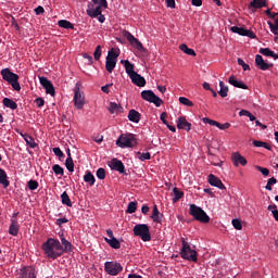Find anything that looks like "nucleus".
<instances>
[{
  "label": "nucleus",
  "mask_w": 278,
  "mask_h": 278,
  "mask_svg": "<svg viewBox=\"0 0 278 278\" xmlns=\"http://www.w3.org/2000/svg\"><path fill=\"white\" fill-rule=\"evenodd\" d=\"M35 14H37V15H40V14H45V8H42V7H37L36 9H35Z\"/></svg>",
  "instance_id": "61"
},
{
  "label": "nucleus",
  "mask_w": 278,
  "mask_h": 278,
  "mask_svg": "<svg viewBox=\"0 0 278 278\" xmlns=\"http://www.w3.org/2000/svg\"><path fill=\"white\" fill-rule=\"evenodd\" d=\"M239 66H242L243 71H251V66L249 64L244 63V60L238 59L237 60Z\"/></svg>",
  "instance_id": "53"
},
{
  "label": "nucleus",
  "mask_w": 278,
  "mask_h": 278,
  "mask_svg": "<svg viewBox=\"0 0 278 278\" xmlns=\"http://www.w3.org/2000/svg\"><path fill=\"white\" fill-rule=\"evenodd\" d=\"M258 53L265 55L266 58H274V60H278V54L269 50L268 48H261L258 50Z\"/></svg>",
  "instance_id": "27"
},
{
  "label": "nucleus",
  "mask_w": 278,
  "mask_h": 278,
  "mask_svg": "<svg viewBox=\"0 0 278 278\" xmlns=\"http://www.w3.org/2000/svg\"><path fill=\"white\" fill-rule=\"evenodd\" d=\"M277 184V178L271 177L268 179L267 185L265 186V189H267L269 192L273 190V186Z\"/></svg>",
  "instance_id": "46"
},
{
  "label": "nucleus",
  "mask_w": 278,
  "mask_h": 278,
  "mask_svg": "<svg viewBox=\"0 0 278 278\" xmlns=\"http://www.w3.org/2000/svg\"><path fill=\"white\" fill-rule=\"evenodd\" d=\"M231 160H232L233 166H236V167H239L240 164H241V166H247V164H248L247 157H244L242 154H240V152L232 153Z\"/></svg>",
  "instance_id": "14"
},
{
  "label": "nucleus",
  "mask_w": 278,
  "mask_h": 278,
  "mask_svg": "<svg viewBox=\"0 0 278 278\" xmlns=\"http://www.w3.org/2000/svg\"><path fill=\"white\" fill-rule=\"evenodd\" d=\"M124 36H125L126 40H128V42H130V45L135 46L138 49V51H142V49H144V47L142 46V42H140V40H138V38H135V36L131 35V33L125 31Z\"/></svg>",
  "instance_id": "15"
},
{
  "label": "nucleus",
  "mask_w": 278,
  "mask_h": 278,
  "mask_svg": "<svg viewBox=\"0 0 278 278\" xmlns=\"http://www.w3.org/2000/svg\"><path fill=\"white\" fill-rule=\"evenodd\" d=\"M137 157L138 160H140L141 162H144L147 160H151V153L150 152H137Z\"/></svg>",
  "instance_id": "44"
},
{
  "label": "nucleus",
  "mask_w": 278,
  "mask_h": 278,
  "mask_svg": "<svg viewBox=\"0 0 278 278\" xmlns=\"http://www.w3.org/2000/svg\"><path fill=\"white\" fill-rule=\"evenodd\" d=\"M121 62L122 64H124L125 71L129 77L136 74V71H134V64H131V62H129L128 60H122Z\"/></svg>",
  "instance_id": "24"
},
{
  "label": "nucleus",
  "mask_w": 278,
  "mask_h": 278,
  "mask_svg": "<svg viewBox=\"0 0 278 278\" xmlns=\"http://www.w3.org/2000/svg\"><path fill=\"white\" fill-rule=\"evenodd\" d=\"M151 218L153 223H162V218H164V215L160 213V210H157V205L153 206Z\"/></svg>",
  "instance_id": "22"
},
{
  "label": "nucleus",
  "mask_w": 278,
  "mask_h": 278,
  "mask_svg": "<svg viewBox=\"0 0 278 278\" xmlns=\"http://www.w3.org/2000/svg\"><path fill=\"white\" fill-rule=\"evenodd\" d=\"M121 110H123V108H121V104H118L116 102L110 103L109 111L111 112V114H116V113L121 112Z\"/></svg>",
  "instance_id": "38"
},
{
  "label": "nucleus",
  "mask_w": 278,
  "mask_h": 278,
  "mask_svg": "<svg viewBox=\"0 0 278 278\" xmlns=\"http://www.w3.org/2000/svg\"><path fill=\"white\" fill-rule=\"evenodd\" d=\"M52 170L56 175H61V177L64 175V168L62 166H60L59 164L53 165Z\"/></svg>",
  "instance_id": "47"
},
{
  "label": "nucleus",
  "mask_w": 278,
  "mask_h": 278,
  "mask_svg": "<svg viewBox=\"0 0 278 278\" xmlns=\"http://www.w3.org/2000/svg\"><path fill=\"white\" fill-rule=\"evenodd\" d=\"M232 227H235L238 231H241L242 222L240 219H232Z\"/></svg>",
  "instance_id": "52"
},
{
  "label": "nucleus",
  "mask_w": 278,
  "mask_h": 278,
  "mask_svg": "<svg viewBox=\"0 0 278 278\" xmlns=\"http://www.w3.org/2000/svg\"><path fill=\"white\" fill-rule=\"evenodd\" d=\"M84 181H85V184H88L89 186H94V182L97 181V179L94 178V175H92L91 172H86V174L84 176Z\"/></svg>",
  "instance_id": "33"
},
{
  "label": "nucleus",
  "mask_w": 278,
  "mask_h": 278,
  "mask_svg": "<svg viewBox=\"0 0 278 278\" xmlns=\"http://www.w3.org/2000/svg\"><path fill=\"white\" fill-rule=\"evenodd\" d=\"M61 245L63 247V253H71V251H73V244L70 243V241L66 240V238H64V235H61Z\"/></svg>",
  "instance_id": "26"
},
{
  "label": "nucleus",
  "mask_w": 278,
  "mask_h": 278,
  "mask_svg": "<svg viewBox=\"0 0 278 278\" xmlns=\"http://www.w3.org/2000/svg\"><path fill=\"white\" fill-rule=\"evenodd\" d=\"M203 123L211 125V127H218V122L211 119L208 117H204Z\"/></svg>",
  "instance_id": "50"
},
{
  "label": "nucleus",
  "mask_w": 278,
  "mask_h": 278,
  "mask_svg": "<svg viewBox=\"0 0 278 278\" xmlns=\"http://www.w3.org/2000/svg\"><path fill=\"white\" fill-rule=\"evenodd\" d=\"M134 236L140 238L143 242H151V230L147 224H137L132 228Z\"/></svg>",
  "instance_id": "4"
},
{
  "label": "nucleus",
  "mask_w": 278,
  "mask_h": 278,
  "mask_svg": "<svg viewBox=\"0 0 278 278\" xmlns=\"http://www.w3.org/2000/svg\"><path fill=\"white\" fill-rule=\"evenodd\" d=\"M136 210H138V202H130L127 206V214H135Z\"/></svg>",
  "instance_id": "43"
},
{
  "label": "nucleus",
  "mask_w": 278,
  "mask_h": 278,
  "mask_svg": "<svg viewBox=\"0 0 278 278\" xmlns=\"http://www.w3.org/2000/svg\"><path fill=\"white\" fill-rule=\"evenodd\" d=\"M173 192H174L173 203H177V201H179V199L184 197V192L179 191L177 187L173 189Z\"/></svg>",
  "instance_id": "40"
},
{
  "label": "nucleus",
  "mask_w": 278,
  "mask_h": 278,
  "mask_svg": "<svg viewBox=\"0 0 278 278\" xmlns=\"http://www.w3.org/2000/svg\"><path fill=\"white\" fill-rule=\"evenodd\" d=\"M1 76L4 81H8L17 92L21 91V84L18 83V75L14 74V72L10 71V68L1 70Z\"/></svg>",
  "instance_id": "3"
},
{
  "label": "nucleus",
  "mask_w": 278,
  "mask_h": 278,
  "mask_svg": "<svg viewBox=\"0 0 278 278\" xmlns=\"http://www.w3.org/2000/svg\"><path fill=\"white\" fill-rule=\"evenodd\" d=\"M9 233L11 236H18V222L16 219H11V225L9 227Z\"/></svg>",
  "instance_id": "28"
},
{
  "label": "nucleus",
  "mask_w": 278,
  "mask_h": 278,
  "mask_svg": "<svg viewBox=\"0 0 278 278\" xmlns=\"http://www.w3.org/2000/svg\"><path fill=\"white\" fill-rule=\"evenodd\" d=\"M189 214L199 223H210V216L203 208L197 206V204H191L189 207Z\"/></svg>",
  "instance_id": "6"
},
{
  "label": "nucleus",
  "mask_w": 278,
  "mask_h": 278,
  "mask_svg": "<svg viewBox=\"0 0 278 278\" xmlns=\"http://www.w3.org/2000/svg\"><path fill=\"white\" fill-rule=\"evenodd\" d=\"M59 27H62L63 29H75V26L73 23L66 21V20H61L58 22Z\"/></svg>",
  "instance_id": "36"
},
{
  "label": "nucleus",
  "mask_w": 278,
  "mask_h": 278,
  "mask_svg": "<svg viewBox=\"0 0 278 278\" xmlns=\"http://www.w3.org/2000/svg\"><path fill=\"white\" fill-rule=\"evenodd\" d=\"M219 91H218V94L225 99V97H227L229 94V87H227L225 85V83L223 80L219 81Z\"/></svg>",
  "instance_id": "32"
},
{
  "label": "nucleus",
  "mask_w": 278,
  "mask_h": 278,
  "mask_svg": "<svg viewBox=\"0 0 278 278\" xmlns=\"http://www.w3.org/2000/svg\"><path fill=\"white\" fill-rule=\"evenodd\" d=\"M255 168H256V170L262 173V175H264V177H268L270 175V170L266 167H262L260 165H256Z\"/></svg>",
  "instance_id": "48"
},
{
  "label": "nucleus",
  "mask_w": 278,
  "mask_h": 278,
  "mask_svg": "<svg viewBox=\"0 0 278 278\" xmlns=\"http://www.w3.org/2000/svg\"><path fill=\"white\" fill-rule=\"evenodd\" d=\"M166 112H163L161 115H160V119L162 121L163 125H168V122L166 121Z\"/></svg>",
  "instance_id": "60"
},
{
  "label": "nucleus",
  "mask_w": 278,
  "mask_h": 278,
  "mask_svg": "<svg viewBox=\"0 0 278 278\" xmlns=\"http://www.w3.org/2000/svg\"><path fill=\"white\" fill-rule=\"evenodd\" d=\"M61 200L63 205H67V207H73V202H71V198L68 197V193H66V191L61 194Z\"/></svg>",
  "instance_id": "37"
},
{
  "label": "nucleus",
  "mask_w": 278,
  "mask_h": 278,
  "mask_svg": "<svg viewBox=\"0 0 278 278\" xmlns=\"http://www.w3.org/2000/svg\"><path fill=\"white\" fill-rule=\"evenodd\" d=\"M179 103H181L182 105H187V108H192V105H194V103H192V101H190V99L186 97H180Z\"/></svg>",
  "instance_id": "45"
},
{
  "label": "nucleus",
  "mask_w": 278,
  "mask_h": 278,
  "mask_svg": "<svg viewBox=\"0 0 278 278\" xmlns=\"http://www.w3.org/2000/svg\"><path fill=\"white\" fill-rule=\"evenodd\" d=\"M104 270L108 273V275H111L112 277H116L118 273L123 271V265L118 262H105L104 263Z\"/></svg>",
  "instance_id": "9"
},
{
  "label": "nucleus",
  "mask_w": 278,
  "mask_h": 278,
  "mask_svg": "<svg viewBox=\"0 0 278 278\" xmlns=\"http://www.w3.org/2000/svg\"><path fill=\"white\" fill-rule=\"evenodd\" d=\"M53 153L56 155V157H64V152L60 148H53Z\"/></svg>",
  "instance_id": "57"
},
{
  "label": "nucleus",
  "mask_w": 278,
  "mask_h": 278,
  "mask_svg": "<svg viewBox=\"0 0 278 278\" xmlns=\"http://www.w3.org/2000/svg\"><path fill=\"white\" fill-rule=\"evenodd\" d=\"M106 58H110V60H113L116 62L117 58H118V51L114 50V49H111L108 53V56Z\"/></svg>",
  "instance_id": "49"
},
{
  "label": "nucleus",
  "mask_w": 278,
  "mask_h": 278,
  "mask_svg": "<svg viewBox=\"0 0 278 278\" xmlns=\"http://www.w3.org/2000/svg\"><path fill=\"white\" fill-rule=\"evenodd\" d=\"M97 177H98V179H105V169L100 167L97 170Z\"/></svg>",
  "instance_id": "56"
},
{
  "label": "nucleus",
  "mask_w": 278,
  "mask_h": 278,
  "mask_svg": "<svg viewBox=\"0 0 278 278\" xmlns=\"http://www.w3.org/2000/svg\"><path fill=\"white\" fill-rule=\"evenodd\" d=\"M230 29L233 34H239V36H247L248 38H255V33H253L252 30L247 29L244 27L232 26Z\"/></svg>",
  "instance_id": "13"
},
{
  "label": "nucleus",
  "mask_w": 278,
  "mask_h": 278,
  "mask_svg": "<svg viewBox=\"0 0 278 278\" xmlns=\"http://www.w3.org/2000/svg\"><path fill=\"white\" fill-rule=\"evenodd\" d=\"M68 223V219L66 217H63V218H59L56 220V225H59V227H62V225Z\"/></svg>",
  "instance_id": "59"
},
{
  "label": "nucleus",
  "mask_w": 278,
  "mask_h": 278,
  "mask_svg": "<svg viewBox=\"0 0 278 278\" xmlns=\"http://www.w3.org/2000/svg\"><path fill=\"white\" fill-rule=\"evenodd\" d=\"M269 29L271 34H275V36H278V18L275 20V24L273 22L268 21L267 22Z\"/></svg>",
  "instance_id": "39"
},
{
  "label": "nucleus",
  "mask_w": 278,
  "mask_h": 278,
  "mask_svg": "<svg viewBox=\"0 0 278 278\" xmlns=\"http://www.w3.org/2000/svg\"><path fill=\"white\" fill-rule=\"evenodd\" d=\"M229 127H231L230 123L217 124V129H220L222 131H225V129H229Z\"/></svg>",
  "instance_id": "55"
},
{
  "label": "nucleus",
  "mask_w": 278,
  "mask_h": 278,
  "mask_svg": "<svg viewBox=\"0 0 278 278\" xmlns=\"http://www.w3.org/2000/svg\"><path fill=\"white\" fill-rule=\"evenodd\" d=\"M177 128L184 129L185 131H190V129L192 128V124H190L188 119H186V117L180 116L177 119Z\"/></svg>",
  "instance_id": "19"
},
{
  "label": "nucleus",
  "mask_w": 278,
  "mask_h": 278,
  "mask_svg": "<svg viewBox=\"0 0 278 278\" xmlns=\"http://www.w3.org/2000/svg\"><path fill=\"white\" fill-rule=\"evenodd\" d=\"M251 8H264V5H266V0H253L251 3H250Z\"/></svg>",
  "instance_id": "42"
},
{
  "label": "nucleus",
  "mask_w": 278,
  "mask_h": 278,
  "mask_svg": "<svg viewBox=\"0 0 278 278\" xmlns=\"http://www.w3.org/2000/svg\"><path fill=\"white\" fill-rule=\"evenodd\" d=\"M39 84L45 88L47 94H51V97H55V87L51 80L47 79V77L41 76L39 77Z\"/></svg>",
  "instance_id": "12"
},
{
  "label": "nucleus",
  "mask_w": 278,
  "mask_h": 278,
  "mask_svg": "<svg viewBox=\"0 0 278 278\" xmlns=\"http://www.w3.org/2000/svg\"><path fill=\"white\" fill-rule=\"evenodd\" d=\"M181 244L182 248L180 250V256L182 260H188V262H197V252L192 250L190 243H188L185 238H181Z\"/></svg>",
  "instance_id": "5"
},
{
  "label": "nucleus",
  "mask_w": 278,
  "mask_h": 278,
  "mask_svg": "<svg viewBox=\"0 0 278 278\" xmlns=\"http://www.w3.org/2000/svg\"><path fill=\"white\" fill-rule=\"evenodd\" d=\"M42 251L45 255L49 257V260H58V257H62L64 247H62L60 240L49 238L46 242H43Z\"/></svg>",
  "instance_id": "1"
},
{
  "label": "nucleus",
  "mask_w": 278,
  "mask_h": 278,
  "mask_svg": "<svg viewBox=\"0 0 278 278\" xmlns=\"http://www.w3.org/2000/svg\"><path fill=\"white\" fill-rule=\"evenodd\" d=\"M105 68L108 71V73H112L114 71V68H116V61L111 60L110 58H106Z\"/></svg>",
  "instance_id": "34"
},
{
  "label": "nucleus",
  "mask_w": 278,
  "mask_h": 278,
  "mask_svg": "<svg viewBox=\"0 0 278 278\" xmlns=\"http://www.w3.org/2000/svg\"><path fill=\"white\" fill-rule=\"evenodd\" d=\"M228 83L233 86L235 88H241L242 90H248L249 86H247V84H244L241 80L236 79V77L230 76L228 79Z\"/></svg>",
  "instance_id": "21"
},
{
  "label": "nucleus",
  "mask_w": 278,
  "mask_h": 278,
  "mask_svg": "<svg viewBox=\"0 0 278 278\" xmlns=\"http://www.w3.org/2000/svg\"><path fill=\"white\" fill-rule=\"evenodd\" d=\"M2 103L4 108H9L10 110H16L18 108V104H16V102H14V100L10 98H4L2 100Z\"/></svg>",
  "instance_id": "31"
},
{
  "label": "nucleus",
  "mask_w": 278,
  "mask_h": 278,
  "mask_svg": "<svg viewBox=\"0 0 278 278\" xmlns=\"http://www.w3.org/2000/svg\"><path fill=\"white\" fill-rule=\"evenodd\" d=\"M65 166L70 173H73L75 170V163L73 162V157L66 159Z\"/></svg>",
  "instance_id": "41"
},
{
  "label": "nucleus",
  "mask_w": 278,
  "mask_h": 278,
  "mask_svg": "<svg viewBox=\"0 0 278 278\" xmlns=\"http://www.w3.org/2000/svg\"><path fill=\"white\" fill-rule=\"evenodd\" d=\"M93 5H97L96 8H91L87 10L88 16L91 18H97L99 14H102L103 10L108 9V0H92Z\"/></svg>",
  "instance_id": "7"
},
{
  "label": "nucleus",
  "mask_w": 278,
  "mask_h": 278,
  "mask_svg": "<svg viewBox=\"0 0 278 278\" xmlns=\"http://www.w3.org/2000/svg\"><path fill=\"white\" fill-rule=\"evenodd\" d=\"M16 278H36V269L31 266H25L17 270Z\"/></svg>",
  "instance_id": "11"
},
{
  "label": "nucleus",
  "mask_w": 278,
  "mask_h": 278,
  "mask_svg": "<svg viewBox=\"0 0 278 278\" xmlns=\"http://www.w3.org/2000/svg\"><path fill=\"white\" fill-rule=\"evenodd\" d=\"M94 60L99 61L101 59V46H97L93 52Z\"/></svg>",
  "instance_id": "54"
},
{
  "label": "nucleus",
  "mask_w": 278,
  "mask_h": 278,
  "mask_svg": "<svg viewBox=\"0 0 278 278\" xmlns=\"http://www.w3.org/2000/svg\"><path fill=\"white\" fill-rule=\"evenodd\" d=\"M21 136L22 138H24L26 144L30 147V149H36V147H38V143H36V140L34 139V137L29 135H23V132H21Z\"/></svg>",
  "instance_id": "25"
},
{
  "label": "nucleus",
  "mask_w": 278,
  "mask_h": 278,
  "mask_svg": "<svg viewBox=\"0 0 278 278\" xmlns=\"http://www.w3.org/2000/svg\"><path fill=\"white\" fill-rule=\"evenodd\" d=\"M35 103H36L37 108H42V106L45 105V99H42V98H37V99L35 100Z\"/></svg>",
  "instance_id": "58"
},
{
  "label": "nucleus",
  "mask_w": 278,
  "mask_h": 278,
  "mask_svg": "<svg viewBox=\"0 0 278 278\" xmlns=\"http://www.w3.org/2000/svg\"><path fill=\"white\" fill-rule=\"evenodd\" d=\"M0 184L3 188H8L10 186V180H8V174L0 168Z\"/></svg>",
  "instance_id": "29"
},
{
  "label": "nucleus",
  "mask_w": 278,
  "mask_h": 278,
  "mask_svg": "<svg viewBox=\"0 0 278 278\" xmlns=\"http://www.w3.org/2000/svg\"><path fill=\"white\" fill-rule=\"evenodd\" d=\"M111 170H117V173H125V164L118 159H112L109 163Z\"/></svg>",
  "instance_id": "16"
},
{
  "label": "nucleus",
  "mask_w": 278,
  "mask_h": 278,
  "mask_svg": "<svg viewBox=\"0 0 278 278\" xmlns=\"http://www.w3.org/2000/svg\"><path fill=\"white\" fill-rule=\"evenodd\" d=\"M141 98L144 101H149V103H154L156 108H160L164 101H162V98L157 97L152 90H143L141 92Z\"/></svg>",
  "instance_id": "8"
},
{
  "label": "nucleus",
  "mask_w": 278,
  "mask_h": 278,
  "mask_svg": "<svg viewBox=\"0 0 278 278\" xmlns=\"http://www.w3.org/2000/svg\"><path fill=\"white\" fill-rule=\"evenodd\" d=\"M28 190H38V182L36 180H29L28 184Z\"/></svg>",
  "instance_id": "51"
},
{
  "label": "nucleus",
  "mask_w": 278,
  "mask_h": 278,
  "mask_svg": "<svg viewBox=\"0 0 278 278\" xmlns=\"http://www.w3.org/2000/svg\"><path fill=\"white\" fill-rule=\"evenodd\" d=\"M140 112L136 111V110H130L128 113V121H130V123H140Z\"/></svg>",
  "instance_id": "23"
},
{
  "label": "nucleus",
  "mask_w": 278,
  "mask_h": 278,
  "mask_svg": "<svg viewBox=\"0 0 278 278\" xmlns=\"http://www.w3.org/2000/svg\"><path fill=\"white\" fill-rule=\"evenodd\" d=\"M74 105L77 110H84V105H86V96H84V92H81L77 85L74 88Z\"/></svg>",
  "instance_id": "10"
},
{
  "label": "nucleus",
  "mask_w": 278,
  "mask_h": 278,
  "mask_svg": "<svg viewBox=\"0 0 278 278\" xmlns=\"http://www.w3.org/2000/svg\"><path fill=\"white\" fill-rule=\"evenodd\" d=\"M130 79L135 86H138L139 88H144L147 86V80L144 77H142L140 74L137 72L130 76Z\"/></svg>",
  "instance_id": "17"
},
{
  "label": "nucleus",
  "mask_w": 278,
  "mask_h": 278,
  "mask_svg": "<svg viewBox=\"0 0 278 278\" xmlns=\"http://www.w3.org/2000/svg\"><path fill=\"white\" fill-rule=\"evenodd\" d=\"M104 240L112 249H121V241H118L116 237H113L111 239L104 238Z\"/></svg>",
  "instance_id": "30"
},
{
  "label": "nucleus",
  "mask_w": 278,
  "mask_h": 278,
  "mask_svg": "<svg viewBox=\"0 0 278 278\" xmlns=\"http://www.w3.org/2000/svg\"><path fill=\"white\" fill-rule=\"evenodd\" d=\"M179 49L180 51H182V53H186L187 55H192V56L197 55V52H194L193 49L188 48V45L186 43L180 45Z\"/></svg>",
  "instance_id": "35"
},
{
  "label": "nucleus",
  "mask_w": 278,
  "mask_h": 278,
  "mask_svg": "<svg viewBox=\"0 0 278 278\" xmlns=\"http://www.w3.org/2000/svg\"><path fill=\"white\" fill-rule=\"evenodd\" d=\"M208 184L211 186H214V188H218L219 190H225V185L223 184V181L214 176L213 174L208 175Z\"/></svg>",
  "instance_id": "18"
},
{
  "label": "nucleus",
  "mask_w": 278,
  "mask_h": 278,
  "mask_svg": "<svg viewBox=\"0 0 278 278\" xmlns=\"http://www.w3.org/2000/svg\"><path fill=\"white\" fill-rule=\"evenodd\" d=\"M167 8L175 9V0H166Z\"/></svg>",
  "instance_id": "63"
},
{
  "label": "nucleus",
  "mask_w": 278,
  "mask_h": 278,
  "mask_svg": "<svg viewBox=\"0 0 278 278\" xmlns=\"http://www.w3.org/2000/svg\"><path fill=\"white\" fill-rule=\"evenodd\" d=\"M255 64L261 71H268V68H271L273 66V64L266 63V61H264V58H262V55L260 54H256L255 56Z\"/></svg>",
  "instance_id": "20"
},
{
  "label": "nucleus",
  "mask_w": 278,
  "mask_h": 278,
  "mask_svg": "<svg viewBox=\"0 0 278 278\" xmlns=\"http://www.w3.org/2000/svg\"><path fill=\"white\" fill-rule=\"evenodd\" d=\"M239 116H251V112L247 111V110H241L239 112Z\"/></svg>",
  "instance_id": "62"
},
{
  "label": "nucleus",
  "mask_w": 278,
  "mask_h": 278,
  "mask_svg": "<svg viewBox=\"0 0 278 278\" xmlns=\"http://www.w3.org/2000/svg\"><path fill=\"white\" fill-rule=\"evenodd\" d=\"M116 144L121 149H134L138 144V139H136L134 134H124L118 137Z\"/></svg>",
  "instance_id": "2"
},
{
  "label": "nucleus",
  "mask_w": 278,
  "mask_h": 278,
  "mask_svg": "<svg viewBox=\"0 0 278 278\" xmlns=\"http://www.w3.org/2000/svg\"><path fill=\"white\" fill-rule=\"evenodd\" d=\"M271 214H273L275 220L278 222V210H277V208L273 210V211H271Z\"/></svg>",
  "instance_id": "64"
}]
</instances>
